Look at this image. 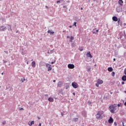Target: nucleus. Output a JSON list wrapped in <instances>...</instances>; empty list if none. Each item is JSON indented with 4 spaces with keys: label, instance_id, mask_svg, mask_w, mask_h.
<instances>
[{
    "label": "nucleus",
    "instance_id": "1",
    "mask_svg": "<svg viewBox=\"0 0 126 126\" xmlns=\"http://www.w3.org/2000/svg\"><path fill=\"white\" fill-rule=\"evenodd\" d=\"M96 119L97 120H102L104 117V112L103 111H98L95 115Z\"/></svg>",
    "mask_w": 126,
    "mask_h": 126
},
{
    "label": "nucleus",
    "instance_id": "2",
    "mask_svg": "<svg viewBox=\"0 0 126 126\" xmlns=\"http://www.w3.org/2000/svg\"><path fill=\"white\" fill-rule=\"evenodd\" d=\"M115 108H116V104L112 105L109 106L111 113H115Z\"/></svg>",
    "mask_w": 126,
    "mask_h": 126
},
{
    "label": "nucleus",
    "instance_id": "3",
    "mask_svg": "<svg viewBox=\"0 0 126 126\" xmlns=\"http://www.w3.org/2000/svg\"><path fill=\"white\" fill-rule=\"evenodd\" d=\"M46 66L48 69V71H50V70H52V65H51L49 63H46Z\"/></svg>",
    "mask_w": 126,
    "mask_h": 126
},
{
    "label": "nucleus",
    "instance_id": "4",
    "mask_svg": "<svg viewBox=\"0 0 126 126\" xmlns=\"http://www.w3.org/2000/svg\"><path fill=\"white\" fill-rule=\"evenodd\" d=\"M72 86H73L74 88H78V84L75 82L72 83Z\"/></svg>",
    "mask_w": 126,
    "mask_h": 126
},
{
    "label": "nucleus",
    "instance_id": "5",
    "mask_svg": "<svg viewBox=\"0 0 126 126\" xmlns=\"http://www.w3.org/2000/svg\"><path fill=\"white\" fill-rule=\"evenodd\" d=\"M68 68H70V69H73V68H74V64H68Z\"/></svg>",
    "mask_w": 126,
    "mask_h": 126
},
{
    "label": "nucleus",
    "instance_id": "6",
    "mask_svg": "<svg viewBox=\"0 0 126 126\" xmlns=\"http://www.w3.org/2000/svg\"><path fill=\"white\" fill-rule=\"evenodd\" d=\"M6 29H7L6 27L3 26H1V27H0V30L1 31H4L5 30H6Z\"/></svg>",
    "mask_w": 126,
    "mask_h": 126
},
{
    "label": "nucleus",
    "instance_id": "7",
    "mask_svg": "<svg viewBox=\"0 0 126 126\" xmlns=\"http://www.w3.org/2000/svg\"><path fill=\"white\" fill-rule=\"evenodd\" d=\"M87 57L88 58H91V59H92L93 58V56L91 55V54H90V51H89L88 53L86 54Z\"/></svg>",
    "mask_w": 126,
    "mask_h": 126
},
{
    "label": "nucleus",
    "instance_id": "8",
    "mask_svg": "<svg viewBox=\"0 0 126 126\" xmlns=\"http://www.w3.org/2000/svg\"><path fill=\"white\" fill-rule=\"evenodd\" d=\"M113 122H114V119H113V118L111 117H110L109 119L108 120L109 124H113Z\"/></svg>",
    "mask_w": 126,
    "mask_h": 126
},
{
    "label": "nucleus",
    "instance_id": "9",
    "mask_svg": "<svg viewBox=\"0 0 126 126\" xmlns=\"http://www.w3.org/2000/svg\"><path fill=\"white\" fill-rule=\"evenodd\" d=\"M97 83H98V84H103V80L98 79L97 81Z\"/></svg>",
    "mask_w": 126,
    "mask_h": 126
},
{
    "label": "nucleus",
    "instance_id": "10",
    "mask_svg": "<svg viewBox=\"0 0 126 126\" xmlns=\"http://www.w3.org/2000/svg\"><path fill=\"white\" fill-rule=\"evenodd\" d=\"M21 53L22 54V55H26V51H24V49H22L21 50Z\"/></svg>",
    "mask_w": 126,
    "mask_h": 126
},
{
    "label": "nucleus",
    "instance_id": "11",
    "mask_svg": "<svg viewBox=\"0 0 126 126\" xmlns=\"http://www.w3.org/2000/svg\"><path fill=\"white\" fill-rule=\"evenodd\" d=\"M99 32V30H96V29H94L93 31V32L94 34H96V33H98Z\"/></svg>",
    "mask_w": 126,
    "mask_h": 126
},
{
    "label": "nucleus",
    "instance_id": "12",
    "mask_svg": "<svg viewBox=\"0 0 126 126\" xmlns=\"http://www.w3.org/2000/svg\"><path fill=\"white\" fill-rule=\"evenodd\" d=\"M32 67H35L36 66V62L35 61H33L32 63Z\"/></svg>",
    "mask_w": 126,
    "mask_h": 126
},
{
    "label": "nucleus",
    "instance_id": "13",
    "mask_svg": "<svg viewBox=\"0 0 126 126\" xmlns=\"http://www.w3.org/2000/svg\"><path fill=\"white\" fill-rule=\"evenodd\" d=\"M7 30L8 31H12V30L11 29V26L9 25H7Z\"/></svg>",
    "mask_w": 126,
    "mask_h": 126
},
{
    "label": "nucleus",
    "instance_id": "14",
    "mask_svg": "<svg viewBox=\"0 0 126 126\" xmlns=\"http://www.w3.org/2000/svg\"><path fill=\"white\" fill-rule=\"evenodd\" d=\"M48 101L52 103V102H54V98H53V97H49L48 98Z\"/></svg>",
    "mask_w": 126,
    "mask_h": 126
},
{
    "label": "nucleus",
    "instance_id": "15",
    "mask_svg": "<svg viewBox=\"0 0 126 126\" xmlns=\"http://www.w3.org/2000/svg\"><path fill=\"white\" fill-rule=\"evenodd\" d=\"M122 79L123 81H126V76L123 75L122 77Z\"/></svg>",
    "mask_w": 126,
    "mask_h": 126
},
{
    "label": "nucleus",
    "instance_id": "16",
    "mask_svg": "<svg viewBox=\"0 0 126 126\" xmlns=\"http://www.w3.org/2000/svg\"><path fill=\"white\" fill-rule=\"evenodd\" d=\"M113 21H118V18L116 16H114L112 18Z\"/></svg>",
    "mask_w": 126,
    "mask_h": 126
},
{
    "label": "nucleus",
    "instance_id": "17",
    "mask_svg": "<svg viewBox=\"0 0 126 126\" xmlns=\"http://www.w3.org/2000/svg\"><path fill=\"white\" fill-rule=\"evenodd\" d=\"M34 121H32L31 122H29V126H31L32 125H34Z\"/></svg>",
    "mask_w": 126,
    "mask_h": 126
},
{
    "label": "nucleus",
    "instance_id": "18",
    "mask_svg": "<svg viewBox=\"0 0 126 126\" xmlns=\"http://www.w3.org/2000/svg\"><path fill=\"white\" fill-rule=\"evenodd\" d=\"M48 33L49 34H54L55 33V32H53V31H52V30H48Z\"/></svg>",
    "mask_w": 126,
    "mask_h": 126
},
{
    "label": "nucleus",
    "instance_id": "19",
    "mask_svg": "<svg viewBox=\"0 0 126 126\" xmlns=\"http://www.w3.org/2000/svg\"><path fill=\"white\" fill-rule=\"evenodd\" d=\"M118 3H119L121 5H123V3H124V1L122 0H119L118 1Z\"/></svg>",
    "mask_w": 126,
    "mask_h": 126
},
{
    "label": "nucleus",
    "instance_id": "20",
    "mask_svg": "<svg viewBox=\"0 0 126 126\" xmlns=\"http://www.w3.org/2000/svg\"><path fill=\"white\" fill-rule=\"evenodd\" d=\"M104 99H106L109 100L110 99V96H109V94L104 97Z\"/></svg>",
    "mask_w": 126,
    "mask_h": 126
},
{
    "label": "nucleus",
    "instance_id": "21",
    "mask_svg": "<svg viewBox=\"0 0 126 126\" xmlns=\"http://www.w3.org/2000/svg\"><path fill=\"white\" fill-rule=\"evenodd\" d=\"M108 71L112 72V71H113V68L109 67L108 68Z\"/></svg>",
    "mask_w": 126,
    "mask_h": 126
},
{
    "label": "nucleus",
    "instance_id": "22",
    "mask_svg": "<svg viewBox=\"0 0 126 126\" xmlns=\"http://www.w3.org/2000/svg\"><path fill=\"white\" fill-rule=\"evenodd\" d=\"M87 71H88V72L90 71V70H91V67L87 66Z\"/></svg>",
    "mask_w": 126,
    "mask_h": 126
},
{
    "label": "nucleus",
    "instance_id": "23",
    "mask_svg": "<svg viewBox=\"0 0 126 126\" xmlns=\"http://www.w3.org/2000/svg\"><path fill=\"white\" fill-rule=\"evenodd\" d=\"M82 115H83L84 117H86V116H87V114L86 112H83V113H82Z\"/></svg>",
    "mask_w": 126,
    "mask_h": 126
},
{
    "label": "nucleus",
    "instance_id": "24",
    "mask_svg": "<svg viewBox=\"0 0 126 126\" xmlns=\"http://www.w3.org/2000/svg\"><path fill=\"white\" fill-rule=\"evenodd\" d=\"M58 87H61L62 86V82H59L58 84Z\"/></svg>",
    "mask_w": 126,
    "mask_h": 126
},
{
    "label": "nucleus",
    "instance_id": "25",
    "mask_svg": "<svg viewBox=\"0 0 126 126\" xmlns=\"http://www.w3.org/2000/svg\"><path fill=\"white\" fill-rule=\"evenodd\" d=\"M63 0H59L57 1V3H61V2H63Z\"/></svg>",
    "mask_w": 126,
    "mask_h": 126
},
{
    "label": "nucleus",
    "instance_id": "26",
    "mask_svg": "<svg viewBox=\"0 0 126 126\" xmlns=\"http://www.w3.org/2000/svg\"><path fill=\"white\" fill-rule=\"evenodd\" d=\"M79 50L80 51V52H82V51H83V47H79Z\"/></svg>",
    "mask_w": 126,
    "mask_h": 126
},
{
    "label": "nucleus",
    "instance_id": "27",
    "mask_svg": "<svg viewBox=\"0 0 126 126\" xmlns=\"http://www.w3.org/2000/svg\"><path fill=\"white\" fill-rule=\"evenodd\" d=\"M73 122H77V121H78V118H74L73 119Z\"/></svg>",
    "mask_w": 126,
    "mask_h": 126
},
{
    "label": "nucleus",
    "instance_id": "28",
    "mask_svg": "<svg viewBox=\"0 0 126 126\" xmlns=\"http://www.w3.org/2000/svg\"><path fill=\"white\" fill-rule=\"evenodd\" d=\"M121 9L120 7H118L117 8V11H118V12H120L121 10H120Z\"/></svg>",
    "mask_w": 126,
    "mask_h": 126
},
{
    "label": "nucleus",
    "instance_id": "29",
    "mask_svg": "<svg viewBox=\"0 0 126 126\" xmlns=\"http://www.w3.org/2000/svg\"><path fill=\"white\" fill-rule=\"evenodd\" d=\"M54 53V50H51L50 52H48V54H53Z\"/></svg>",
    "mask_w": 126,
    "mask_h": 126
},
{
    "label": "nucleus",
    "instance_id": "30",
    "mask_svg": "<svg viewBox=\"0 0 126 126\" xmlns=\"http://www.w3.org/2000/svg\"><path fill=\"white\" fill-rule=\"evenodd\" d=\"M71 46L72 48H74V47H75V44L74 43H72Z\"/></svg>",
    "mask_w": 126,
    "mask_h": 126
},
{
    "label": "nucleus",
    "instance_id": "31",
    "mask_svg": "<svg viewBox=\"0 0 126 126\" xmlns=\"http://www.w3.org/2000/svg\"><path fill=\"white\" fill-rule=\"evenodd\" d=\"M73 26H75V27H76V22H75L73 25Z\"/></svg>",
    "mask_w": 126,
    "mask_h": 126
},
{
    "label": "nucleus",
    "instance_id": "32",
    "mask_svg": "<svg viewBox=\"0 0 126 126\" xmlns=\"http://www.w3.org/2000/svg\"><path fill=\"white\" fill-rule=\"evenodd\" d=\"M70 39V40H74V37L73 36H71Z\"/></svg>",
    "mask_w": 126,
    "mask_h": 126
},
{
    "label": "nucleus",
    "instance_id": "33",
    "mask_svg": "<svg viewBox=\"0 0 126 126\" xmlns=\"http://www.w3.org/2000/svg\"><path fill=\"white\" fill-rule=\"evenodd\" d=\"M2 124V125H6V122L5 121H3Z\"/></svg>",
    "mask_w": 126,
    "mask_h": 126
},
{
    "label": "nucleus",
    "instance_id": "34",
    "mask_svg": "<svg viewBox=\"0 0 126 126\" xmlns=\"http://www.w3.org/2000/svg\"><path fill=\"white\" fill-rule=\"evenodd\" d=\"M124 74L125 75H126V68L124 70Z\"/></svg>",
    "mask_w": 126,
    "mask_h": 126
},
{
    "label": "nucleus",
    "instance_id": "35",
    "mask_svg": "<svg viewBox=\"0 0 126 126\" xmlns=\"http://www.w3.org/2000/svg\"><path fill=\"white\" fill-rule=\"evenodd\" d=\"M112 76H115V72H113L112 73Z\"/></svg>",
    "mask_w": 126,
    "mask_h": 126
},
{
    "label": "nucleus",
    "instance_id": "36",
    "mask_svg": "<svg viewBox=\"0 0 126 126\" xmlns=\"http://www.w3.org/2000/svg\"><path fill=\"white\" fill-rule=\"evenodd\" d=\"M24 81H25V78H24V79H22V82H24Z\"/></svg>",
    "mask_w": 126,
    "mask_h": 126
},
{
    "label": "nucleus",
    "instance_id": "37",
    "mask_svg": "<svg viewBox=\"0 0 126 126\" xmlns=\"http://www.w3.org/2000/svg\"><path fill=\"white\" fill-rule=\"evenodd\" d=\"M68 88H69V86L67 85L66 86V89H68Z\"/></svg>",
    "mask_w": 126,
    "mask_h": 126
},
{
    "label": "nucleus",
    "instance_id": "38",
    "mask_svg": "<svg viewBox=\"0 0 126 126\" xmlns=\"http://www.w3.org/2000/svg\"><path fill=\"white\" fill-rule=\"evenodd\" d=\"M123 25H124V28H126V23H124V24H123Z\"/></svg>",
    "mask_w": 126,
    "mask_h": 126
},
{
    "label": "nucleus",
    "instance_id": "39",
    "mask_svg": "<svg viewBox=\"0 0 126 126\" xmlns=\"http://www.w3.org/2000/svg\"><path fill=\"white\" fill-rule=\"evenodd\" d=\"M56 63V60H55L54 62H52L51 64H54V63Z\"/></svg>",
    "mask_w": 126,
    "mask_h": 126
},
{
    "label": "nucleus",
    "instance_id": "40",
    "mask_svg": "<svg viewBox=\"0 0 126 126\" xmlns=\"http://www.w3.org/2000/svg\"><path fill=\"white\" fill-rule=\"evenodd\" d=\"M3 63H7V61H3Z\"/></svg>",
    "mask_w": 126,
    "mask_h": 126
},
{
    "label": "nucleus",
    "instance_id": "41",
    "mask_svg": "<svg viewBox=\"0 0 126 126\" xmlns=\"http://www.w3.org/2000/svg\"><path fill=\"white\" fill-rule=\"evenodd\" d=\"M88 103L89 104V105H91V101H88Z\"/></svg>",
    "mask_w": 126,
    "mask_h": 126
},
{
    "label": "nucleus",
    "instance_id": "42",
    "mask_svg": "<svg viewBox=\"0 0 126 126\" xmlns=\"http://www.w3.org/2000/svg\"><path fill=\"white\" fill-rule=\"evenodd\" d=\"M20 111H22L24 110L23 108H21L19 109Z\"/></svg>",
    "mask_w": 126,
    "mask_h": 126
},
{
    "label": "nucleus",
    "instance_id": "43",
    "mask_svg": "<svg viewBox=\"0 0 126 126\" xmlns=\"http://www.w3.org/2000/svg\"><path fill=\"white\" fill-rule=\"evenodd\" d=\"M96 87H99V85L98 84H95Z\"/></svg>",
    "mask_w": 126,
    "mask_h": 126
},
{
    "label": "nucleus",
    "instance_id": "44",
    "mask_svg": "<svg viewBox=\"0 0 126 126\" xmlns=\"http://www.w3.org/2000/svg\"><path fill=\"white\" fill-rule=\"evenodd\" d=\"M115 126H117V122H114Z\"/></svg>",
    "mask_w": 126,
    "mask_h": 126
},
{
    "label": "nucleus",
    "instance_id": "45",
    "mask_svg": "<svg viewBox=\"0 0 126 126\" xmlns=\"http://www.w3.org/2000/svg\"><path fill=\"white\" fill-rule=\"evenodd\" d=\"M121 83H122V85H124V84H125V82H122Z\"/></svg>",
    "mask_w": 126,
    "mask_h": 126
},
{
    "label": "nucleus",
    "instance_id": "46",
    "mask_svg": "<svg viewBox=\"0 0 126 126\" xmlns=\"http://www.w3.org/2000/svg\"><path fill=\"white\" fill-rule=\"evenodd\" d=\"M38 126H42V124H41V123H39V124Z\"/></svg>",
    "mask_w": 126,
    "mask_h": 126
},
{
    "label": "nucleus",
    "instance_id": "47",
    "mask_svg": "<svg viewBox=\"0 0 126 126\" xmlns=\"http://www.w3.org/2000/svg\"><path fill=\"white\" fill-rule=\"evenodd\" d=\"M37 119H38V120H41V118L39 117H37Z\"/></svg>",
    "mask_w": 126,
    "mask_h": 126
},
{
    "label": "nucleus",
    "instance_id": "48",
    "mask_svg": "<svg viewBox=\"0 0 126 126\" xmlns=\"http://www.w3.org/2000/svg\"><path fill=\"white\" fill-rule=\"evenodd\" d=\"M69 28H72V26H69Z\"/></svg>",
    "mask_w": 126,
    "mask_h": 126
},
{
    "label": "nucleus",
    "instance_id": "49",
    "mask_svg": "<svg viewBox=\"0 0 126 126\" xmlns=\"http://www.w3.org/2000/svg\"><path fill=\"white\" fill-rule=\"evenodd\" d=\"M118 25H119V23H120V19H119V21H118Z\"/></svg>",
    "mask_w": 126,
    "mask_h": 126
},
{
    "label": "nucleus",
    "instance_id": "50",
    "mask_svg": "<svg viewBox=\"0 0 126 126\" xmlns=\"http://www.w3.org/2000/svg\"><path fill=\"white\" fill-rule=\"evenodd\" d=\"M45 7H46V8H49V7H48V6H45Z\"/></svg>",
    "mask_w": 126,
    "mask_h": 126
},
{
    "label": "nucleus",
    "instance_id": "51",
    "mask_svg": "<svg viewBox=\"0 0 126 126\" xmlns=\"http://www.w3.org/2000/svg\"><path fill=\"white\" fill-rule=\"evenodd\" d=\"M4 53H6V54H8V53L7 52V51H4Z\"/></svg>",
    "mask_w": 126,
    "mask_h": 126
},
{
    "label": "nucleus",
    "instance_id": "52",
    "mask_svg": "<svg viewBox=\"0 0 126 126\" xmlns=\"http://www.w3.org/2000/svg\"><path fill=\"white\" fill-rule=\"evenodd\" d=\"M73 95H75V93H73Z\"/></svg>",
    "mask_w": 126,
    "mask_h": 126
},
{
    "label": "nucleus",
    "instance_id": "53",
    "mask_svg": "<svg viewBox=\"0 0 126 126\" xmlns=\"http://www.w3.org/2000/svg\"><path fill=\"white\" fill-rule=\"evenodd\" d=\"M113 61H114V62H115V61H116V59L114 58V59H113Z\"/></svg>",
    "mask_w": 126,
    "mask_h": 126
},
{
    "label": "nucleus",
    "instance_id": "54",
    "mask_svg": "<svg viewBox=\"0 0 126 126\" xmlns=\"http://www.w3.org/2000/svg\"><path fill=\"white\" fill-rule=\"evenodd\" d=\"M63 8H66V6H63Z\"/></svg>",
    "mask_w": 126,
    "mask_h": 126
},
{
    "label": "nucleus",
    "instance_id": "55",
    "mask_svg": "<svg viewBox=\"0 0 126 126\" xmlns=\"http://www.w3.org/2000/svg\"><path fill=\"white\" fill-rule=\"evenodd\" d=\"M118 107H120L121 106L120 105V104H118Z\"/></svg>",
    "mask_w": 126,
    "mask_h": 126
},
{
    "label": "nucleus",
    "instance_id": "56",
    "mask_svg": "<svg viewBox=\"0 0 126 126\" xmlns=\"http://www.w3.org/2000/svg\"><path fill=\"white\" fill-rule=\"evenodd\" d=\"M69 42H72V40H71V39L70 40H69Z\"/></svg>",
    "mask_w": 126,
    "mask_h": 126
},
{
    "label": "nucleus",
    "instance_id": "57",
    "mask_svg": "<svg viewBox=\"0 0 126 126\" xmlns=\"http://www.w3.org/2000/svg\"><path fill=\"white\" fill-rule=\"evenodd\" d=\"M53 82H56V80H53Z\"/></svg>",
    "mask_w": 126,
    "mask_h": 126
},
{
    "label": "nucleus",
    "instance_id": "58",
    "mask_svg": "<svg viewBox=\"0 0 126 126\" xmlns=\"http://www.w3.org/2000/svg\"><path fill=\"white\" fill-rule=\"evenodd\" d=\"M122 124H123V126H125V125H124V122H123Z\"/></svg>",
    "mask_w": 126,
    "mask_h": 126
},
{
    "label": "nucleus",
    "instance_id": "59",
    "mask_svg": "<svg viewBox=\"0 0 126 126\" xmlns=\"http://www.w3.org/2000/svg\"><path fill=\"white\" fill-rule=\"evenodd\" d=\"M125 105L126 106V102L125 103Z\"/></svg>",
    "mask_w": 126,
    "mask_h": 126
},
{
    "label": "nucleus",
    "instance_id": "60",
    "mask_svg": "<svg viewBox=\"0 0 126 126\" xmlns=\"http://www.w3.org/2000/svg\"><path fill=\"white\" fill-rule=\"evenodd\" d=\"M69 37H70L68 36H67V38H69Z\"/></svg>",
    "mask_w": 126,
    "mask_h": 126
},
{
    "label": "nucleus",
    "instance_id": "61",
    "mask_svg": "<svg viewBox=\"0 0 126 126\" xmlns=\"http://www.w3.org/2000/svg\"><path fill=\"white\" fill-rule=\"evenodd\" d=\"M45 96H48V94H45Z\"/></svg>",
    "mask_w": 126,
    "mask_h": 126
},
{
    "label": "nucleus",
    "instance_id": "62",
    "mask_svg": "<svg viewBox=\"0 0 126 126\" xmlns=\"http://www.w3.org/2000/svg\"><path fill=\"white\" fill-rule=\"evenodd\" d=\"M2 75H3V72L1 73Z\"/></svg>",
    "mask_w": 126,
    "mask_h": 126
},
{
    "label": "nucleus",
    "instance_id": "63",
    "mask_svg": "<svg viewBox=\"0 0 126 126\" xmlns=\"http://www.w3.org/2000/svg\"><path fill=\"white\" fill-rule=\"evenodd\" d=\"M27 64H28L29 63H28V62H27Z\"/></svg>",
    "mask_w": 126,
    "mask_h": 126
},
{
    "label": "nucleus",
    "instance_id": "64",
    "mask_svg": "<svg viewBox=\"0 0 126 126\" xmlns=\"http://www.w3.org/2000/svg\"><path fill=\"white\" fill-rule=\"evenodd\" d=\"M125 93H126V91L125 92Z\"/></svg>",
    "mask_w": 126,
    "mask_h": 126
}]
</instances>
